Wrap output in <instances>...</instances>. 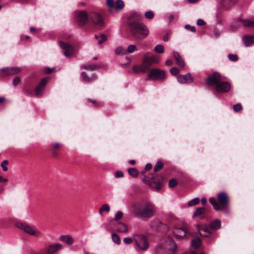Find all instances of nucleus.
Masks as SVG:
<instances>
[{
    "mask_svg": "<svg viewBox=\"0 0 254 254\" xmlns=\"http://www.w3.org/2000/svg\"><path fill=\"white\" fill-rule=\"evenodd\" d=\"M115 52L117 55H123L126 53L127 51L123 48L119 47L115 49Z\"/></svg>",
    "mask_w": 254,
    "mask_h": 254,
    "instance_id": "4c0bfd02",
    "label": "nucleus"
},
{
    "mask_svg": "<svg viewBox=\"0 0 254 254\" xmlns=\"http://www.w3.org/2000/svg\"><path fill=\"white\" fill-rule=\"evenodd\" d=\"M199 202V199L198 197H195L194 198L192 199L190 201L188 202V205L189 206H192L193 205H195L198 204Z\"/></svg>",
    "mask_w": 254,
    "mask_h": 254,
    "instance_id": "e433bc0d",
    "label": "nucleus"
},
{
    "mask_svg": "<svg viewBox=\"0 0 254 254\" xmlns=\"http://www.w3.org/2000/svg\"><path fill=\"white\" fill-rule=\"evenodd\" d=\"M178 81L181 84H190L193 81V78L190 73L179 75L177 76Z\"/></svg>",
    "mask_w": 254,
    "mask_h": 254,
    "instance_id": "dca6fc26",
    "label": "nucleus"
},
{
    "mask_svg": "<svg viewBox=\"0 0 254 254\" xmlns=\"http://www.w3.org/2000/svg\"><path fill=\"white\" fill-rule=\"evenodd\" d=\"M165 64L167 65H171L172 64V62L171 60H167L165 62Z\"/></svg>",
    "mask_w": 254,
    "mask_h": 254,
    "instance_id": "e2e57ef3",
    "label": "nucleus"
},
{
    "mask_svg": "<svg viewBox=\"0 0 254 254\" xmlns=\"http://www.w3.org/2000/svg\"><path fill=\"white\" fill-rule=\"evenodd\" d=\"M117 231L119 233H127L128 231L127 225L122 222H119L117 225Z\"/></svg>",
    "mask_w": 254,
    "mask_h": 254,
    "instance_id": "b1692460",
    "label": "nucleus"
},
{
    "mask_svg": "<svg viewBox=\"0 0 254 254\" xmlns=\"http://www.w3.org/2000/svg\"><path fill=\"white\" fill-rule=\"evenodd\" d=\"M201 240L199 238H197L195 239H193L191 241V247H192L194 249H196L199 247V246L201 245Z\"/></svg>",
    "mask_w": 254,
    "mask_h": 254,
    "instance_id": "2f4dec72",
    "label": "nucleus"
},
{
    "mask_svg": "<svg viewBox=\"0 0 254 254\" xmlns=\"http://www.w3.org/2000/svg\"><path fill=\"white\" fill-rule=\"evenodd\" d=\"M206 202H207V200H206V198L203 197L201 198V202L203 205H205L206 203Z\"/></svg>",
    "mask_w": 254,
    "mask_h": 254,
    "instance_id": "338daca9",
    "label": "nucleus"
},
{
    "mask_svg": "<svg viewBox=\"0 0 254 254\" xmlns=\"http://www.w3.org/2000/svg\"><path fill=\"white\" fill-rule=\"evenodd\" d=\"M163 167V164L161 161H158L154 168V172H157L159 170H160Z\"/></svg>",
    "mask_w": 254,
    "mask_h": 254,
    "instance_id": "a19ab883",
    "label": "nucleus"
},
{
    "mask_svg": "<svg viewBox=\"0 0 254 254\" xmlns=\"http://www.w3.org/2000/svg\"><path fill=\"white\" fill-rule=\"evenodd\" d=\"M20 82V78L16 77L13 79V84L14 86L17 85Z\"/></svg>",
    "mask_w": 254,
    "mask_h": 254,
    "instance_id": "4d7b16f0",
    "label": "nucleus"
},
{
    "mask_svg": "<svg viewBox=\"0 0 254 254\" xmlns=\"http://www.w3.org/2000/svg\"><path fill=\"white\" fill-rule=\"evenodd\" d=\"M59 45L64 52V55L66 57H69L73 53V47L69 44L59 42Z\"/></svg>",
    "mask_w": 254,
    "mask_h": 254,
    "instance_id": "2eb2a0df",
    "label": "nucleus"
},
{
    "mask_svg": "<svg viewBox=\"0 0 254 254\" xmlns=\"http://www.w3.org/2000/svg\"><path fill=\"white\" fill-rule=\"evenodd\" d=\"M123 241L125 244H130L131 243H132V242H133V238L132 239L131 238L127 237V238H125L124 239Z\"/></svg>",
    "mask_w": 254,
    "mask_h": 254,
    "instance_id": "5fc2aeb1",
    "label": "nucleus"
},
{
    "mask_svg": "<svg viewBox=\"0 0 254 254\" xmlns=\"http://www.w3.org/2000/svg\"><path fill=\"white\" fill-rule=\"evenodd\" d=\"M134 248L137 252L146 251L149 248V244L146 236L141 234L133 236Z\"/></svg>",
    "mask_w": 254,
    "mask_h": 254,
    "instance_id": "20e7f679",
    "label": "nucleus"
},
{
    "mask_svg": "<svg viewBox=\"0 0 254 254\" xmlns=\"http://www.w3.org/2000/svg\"><path fill=\"white\" fill-rule=\"evenodd\" d=\"M197 24L199 26H203L205 24V22L203 19H198L197 21Z\"/></svg>",
    "mask_w": 254,
    "mask_h": 254,
    "instance_id": "6e6d98bb",
    "label": "nucleus"
},
{
    "mask_svg": "<svg viewBox=\"0 0 254 254\" xmlns=\"http://www.w3.org/2000/svg\"><path fill=\"white\" fill-rule=\"evenodd\" d=\"M112 239L113 241L117 244H120L121 243V240L119 236L116 233H113L112 234Z\"/></svg>",
    "mask_w": 254,
    "mask_h": 254,
    "instance_id": "58836bf2",
    "label": "nucleus"
},
{
    "mask_svg": "<svg viewBox=\"0 0 254 254\" xmlns=\"http://www.w3.org/2000/svg\"><path fill=\"white\" fill-rule=\"evenodd\" d=\"M107 5L108 7L110 12H112L113 10H114L115 2L114 0H107Z\"/></svg>",
    "mask_w": 254,
    "mask_h": 254,
    "instance_id": "72a5a7b5",
    "label": "nucleus"
},
{
    "mask_svg": "<svg viewBox=\"0 0 254 254\" xmlns=\"http://www.w3.org/2000/svg\"><path fill=\"white\" fill-rule=\"evenodd\" d=\"M162 180H163V178L162 177H161L160 180H159V182L156 184V189L157 190H159L161 188Z\"/></svg>",
    "mask_w": 254,
    "mask_h": 254,
    "instance_id": "bf43d9fd",
    "label": "nucleus"
},
{
    "mask_svg": "<svg viewBox=\"0 0 254 254\" xmlns=\"http://www.w3.org/2000/svg\"><path fill=\"white\" fill-rule=\"evenodd\" d=\"M54 68H50L49 67H46L44 69V72L46 73H50Z\"/></svg>",
    "mask_w": 254,
    "mask_h": 254,
    "instance_id": "052dcab7",
    "label": "nucleus"
},
{
    "mask_svg": "<svg viewBox=\"0 0 254 254\" xmlns=\"http://www.w3.org/2000/svg\"><path fill=\"white\" fill-rule=\"evenodd\" d=\"M152 167V165L150 163H148L145 165V169L146 171L149 170Z\"/></svg>",
    "mask_w": 254,
    "mask_h": 254,
    "instance_id": "680f3d73",
    "label": "nucleus"
},
{
    "mask_svg": "<svg viewBox=\"0 0 254 254\" xmlns=\"http://www.w3.org/2000/svg\"><path fill=\"white\" fill-rule=\"evenodd\" d=\"M161 245L163 249L169 251L171 253H174L176 249V244L170 238L164 240Z\"/></svg>",
    "mask_w": 254,
    "mask_h": 254,
    "instance_id": "9d476101",
    "label": "nucleus"
},
{
    "mask_svg": "<svg viewBox=\"0 0 254 254\" xmlns=\"http://www.w3.org/2000/svg\"><path fill=\"white\" fill-rule=\"evenodd\" d=\"M198 231L200 236L208 237L211 235L210 228L206 224H198L197 225Z\"/></svg>",
    "mask_w": 254,
    "mask_h": 254,
    "instance_id": "f3484780",
    "label": "nucleus"
},
{
    "mask_svg": "<svg viewBox=\"0 0 254 254\" xmlns=\"http://www.w3.org/2000/svg\"><path fill=\"white\" fill-rule=\"evenodd\" d=\"M185 28L186 30H187L188 31H190L192 32H195V28L194 26H191L189 24H186L185 26Z\"/></svg>",
    "mask_w": 254,
    "mask_h": 254,
    "instance_id": "3c124183",
    "label": "nucleus"
},
{
    "mask_svg": "<svg viewBox=\"0 0 254 254\" xmlns=\"http://www.w3.org/2000/svg\"><path fill=\"white\" fill-rule=\"evenodd\" d=\"M21 69L17 67L3 68L0 70V75L2 76L12 75L19 73Z\"/></svg>",
    "mask_w": 254,
    "mask_h": 254,
    "instance_id": "ddd939ff",
    "label": "nucleus"
},
{
    "mask_svg": "<svg viewBox=\"0 0 254 254\" xmlns=\"http://www.w3.org/2000/svg\"><path fill=\"white\" fill-rule=\"evenodd\" d=\"M17 226L29 235L38 237L41 235L40 231L34 226L26 223H19L17 224Z\"/></svg>",
    "mask_w": 254,
    "mask_h": 254,
    "instance_id": "39448f33",
    "label": "nucleus"
},
{
    "mask_svg": "<svg viewBox=\"0 0 254 254\" xmlns=\"http://www.w3.org/2000/svg\"><path fill=\"white\" fill-rule=\"evenodd\" d=\"M60 240L69 245H72L73 243V238L69 235H61L60 237Z\"/></svg>",
    "mask_w": 254,
    "mask_h": 254,
    "instance_id": "5701e85b",
    "label": "nucleus"
},
{
    "mask_svg": "<svg viewBox=\"0 0 254 254\" xmlns=\"http://www.w3.org/2000/svg\"><path fill=\"white\" fill-rule=\"evenodd\" d=\"M145 17L147 19H152L154 17V13L152 11H147L144 14Z\"/></svg>",
    "mask_w": 254,
    "mask_h": 254,
    "instance_id": "de8ad7c7",
    "label": "nucleus"
},
{
    "mask_svg": "<svg viewBox=\"0 0 254 254\" xmlns=\"http://www.w3.org/2000/svg\"><path fill=\"white\" fill-rule=\"evenodd\" d=\"M124 7V2L122 0H117L115 3L114 9L119 10Z\"/></svg>",
    "mask_w": 254,
    "mask_h": 254,
    "instance_id": "7c9ffc66",
    "label": "nucleus"
},
{
    "mask_svg": "<svg viewBox=\"0 0 254 254\" xmlns=\"http://www.w3.org/2000/svg\"><path fill=\"white\" fill-rule=\"evenodd\" d=\"M62 248V245L59 243L53 244L50 245L47 248L42 250L41 253L43 254H53Z\"/></svg>",
    "mask_w": 254,
    "mask_h": 254,
    "instance_id": "4468645a",
    "label": "nucleus"
},
{
    "mask_svg": "<svg viewBox=\"0 0 254 254\" xmlns=\"http://www.w3.org/2000/svg\"><path fill=\"white\" fill-rule=\"evenodd\" d=\"M8 164V161L6 160H4L1 163V167L2 168V170L4 171H7V168L6 167V165Z\"/></svg>",
    "mask_w": 254,
    "mask_h": 254,
    "instance_id": "603ef678",
    "label": "nucleus"
},
{
    "mask_svg": "<svg viewBox=\"0 0 254 254\" xmlns=\"http://www.w3.org/2000/svg\"><path fill=\"white\" fill-rule=\"evenodd\" d=\"M7 181V179L3 178L0 175V182H6Z\"/></svg>",
    "mask_w": 254,
    "mask_h": 254,
    "instance_id": "0e129e2a",
    "label": "nucleus"
},
{
    "mask_svg": "<svg viewBox=\"0 0 254 254\" xmlns=\"http://www.w3.org/2000/svg\"><path fill=\"white\" fill-rule=\"evenodd\" d=\"M135 51H137L136 46L134 45H130L127 47V52L128 53H132Z\"/></svg>",
    "mask_w": 254,
    "mask_h": 254,
    "instance_id": "79ce46f5",
    "label": "nucleus"
},
{
    "mask_svg": "<svg viewBox=\"0 0 254 254\" xmlns=\"http://www.w3.org/2000/svg\"><path fill=\"white\" fill-rule=\"evenodd\" d=\"M170 73L173 75H176L179 73V70L177 67H173L170 69Z\"/></svg>",
    "mask_w": 254,
    "mask_h": 254,
    "instance_id": "8fccbe9b",
    "label": "nucleus"
},
{
    "mask_svg": "<svg viewBox=\"0 0 254 254\" xmlns=\"http://www.w3.org/2000/svg\"><path fill=\"white\" fill-rule=\"evenodd\" d=\"M110 210L109 205L108 204H104L102 207L100 208L99 214L100 215L102 214L103 211L109 212Z\"/></svg>",
    "mask_w": 254,
    "mask_h": 254,
    "instance_id": "c9c22d12",
    "label": "nucleus"
},
{
    "mask_svg": "<svg viewBox=\"0 0 254 254\" xmlns=\"http://www.w3.org/2000/svg\"><path fill=\"white\" fill-rule=\"evenodd\" d=\"M132 71L135 73H138L140 71V66L134 65L132 67Z\"/></svg>",
    "mask_w": 254,
    "mask_h": 254,
    "instance_id": "864d4df0",
    "label": "nucleus"
},
{
    "mask_svg": "<svg viewBox=\"0 0 254 254\" xmlns=\"http://www.w3.org/2000/svg\"><path fill=\"white\" fill-rule=\"evenodd\" d=\"M178 184L177 181L176 179L173 178L170 180L169 182V186L170 188H174Z\"/></svg>",
    "mask_w": 254,
    "mask_h": 254,
    "instance_id": "c03bdc74",
    "label": "nucleus"
},
{
    "mask_svg": "<svg viewBox=\"0 0 254 254\" xmlns=\"http://www.w3.org/2000/svg\"><path fill=\"white\" fill-rule=\"evenodd\" d=\"M231 88V84L228 81H222L220 82L215 87V90L217 92L226 93L228 92Z\"/></svg>",
    "mask_w": 254,
    "mask_h": 254,
    "instance_id": "f8f14e48",
    "label": "nucleus"
},
{
    "mask_svg": "<svg viewBox=\"0 0 254 254\" xmlns=\"http://www.w3.org/2000/svg\"><path fill=\"white\" fill-rule=\"evenodd\" d=\"M75 17L78 25L82 26L86 24L89 16L85 11H78L75 13Z\"/></svg>",
    "mask_w": 254,
    "mask_h": 254,
    "instance_id": "6e6552de",
    "label": "nucleus"
},
{
    "mask_svg": "<svg viewBox=\"0 0 254 254\" xmlns=\"http://www.w3.org/2000/svg\"><path fill=\"white\" fill-rule=\"evenodd\" d=\"M47 83V79L43 78L35 89V93L36 95H39L44 89Z\"/></svg>",
    "mask_w": 254,
    "mask_h": 254,
    "instance_id": "6ab92c4d",
    "label": "nucleus"
},
{
    "mask_svg": "<svg viewBox=\"0 0 254 254\" xmlns=\"http://www.w3.org/2000/svg\"><path fill=\"white\" fill-rule=\"evenodd\" d=\"M243 41L245 46L248 47L254 43V36L245 35L243 37Z\"/></svg>",
    "mask_w": 254,
    "mask_h": 254,
    "instance_id": "4be33fe9",
    "label": "nucleus"
},
{
    "mask_svg": "<svg viewBox=\"0 0 254 254\" xmlns=\"http://www.w3.org/2000/svg\"><path fill=\"white\" fill-rule=\"evenodd\" d=\"M127 171L129 175L132 177H136L138 175L137 170L134 168H129Z\"/></svg>",
    "mask_w": 254,
    "mask_h": 254,
    "instance_id": "f704fd0d",
    "label": "nucleus"
},
{
    "mask_svg": "<svg viewBox=\"0 0 254 254\" xmlns=\"http://www.w3.org/2000/svg\"><path fill=\"white\" fill-rule=\"evenodd\" d=\"M61 148V144L58 142L54 143L52 145L51 151L54 157L58 156V150Z\"/></svg>",
    "mask_w": 254,
    "mask_h": 254,
    "instance_id": "393cba45",
    "label": "nucleus"
},
{
    "mask_svg": "<svg viewBox=\"0 0 254 254\" xmlns=\"http://www.w3.org/2000/svg\"><path fill=\"white\" fill-rule=\"evenodd\" d=\"M134 212L137 217L149 218L152 217L156 211L155 206L150 202L143 203L140 207L138 205H133Z\"/></svg>",
    "mask_w": 254,
    "mask_h": 254,
    "instance_id": "7ed1b4c3",
    "label": "nucleus"
},
{
    "mask_svg": "<svg viewBox=\"0 0 254 254\" xmlns=\"http://www.w3.org/2000/svg\"><path fill=\"white\" fill-rule=\"evenodd\" d=\"M173 56L176 60L177 65L180 67H183L185 65V63L179 54L177 52H174Z\"/></svg>",
    "mask_w": 254,
    "mask_h": 254,
    "instance_id": "412c9836",
    "label": "nucleus"
},
{
    "mask_svg": "<svg viewBox=\"0 0 254 254\" xmlns=\"http://www.w3.org/2000/svg\"><path fill=\"white\" fill-rule=\"evenodd\" d=\"M169 39V36L167 34L165 35L163 37V40L164 41H167Z\"/></svg>",
    "mask_w": 254,
    "mask_h": 254,
    "instance_id": "774afa93",
    "label": "nucleus"
},
{
    "mask_svg": "<svg viewBox=\"0 0 254 254\" xmlns=\"http://www.w3.org/2000/svg\"><path fill=\"white\" fill-rule=\"evenodd\" d=\"M233 110L235 112H238L242 109V106L240 104H236L233 106Z\"/></svg>",
    "mask_w": 254,
    "mask_h": 254,
    "instance_id": "09e8293b",
    "label": "nucleus"
},
{
    "mask_svg": "<svg viewBox=\"0 0 254 254\" xmlns=\"http://www.w3.org/2000/svg\"><path fill=\"white\" fill-rule=\"evenodd\" d=\"M123 216V213L121 211H118L115 214L114 220L118 221L122 218Z\"/></svg>",
    "mask_w": 254,
    "mask_h": 254,
    "instance_id": "a18cd8bd",
    "label": "nucleus"
},
{
    "mask_svg": "<svg viewBox=\"0 0 254 254\" xmlns=\"http://www.w3.org/2000/svg\"><path fill=\"white\" fill-rule=\"evenodd\" d=\"M205 208L204 207H198L194 211L193 216H199L200 218H202V215L204 213Z\"/></svg>",
    "mask_w": 254,
    "mask_h": 254,
    "instance_id": "c85d7f7f",
    "label": "nucleus"
},
{
    "mask_svg": "<svg viewBox=\"0 0 254 254\" xmlns=\"http://www.w3.org/2000/svg\"><path fill=\"white\" fill-rule=\"evenodd\" d=\"M224 79V78L219 72H215L212 75L205 79V81L207 85H215V87L220 81Z\"/></svg>",
    "mask_w": 254,
    "mask_h": 254,
    "instance_id": "0eeeda50",
    "label": "nucleus"
},
{
    "mask_svg": "<svg viewBox=\"0 0 254 254\" xmlns=\"http://www.w3.org/2000/svg\"><path fill=\"white\" fill-rule=\"evenodd\" d=\"M81 75L84 81L87 82H91L94 81L96 79V76L95 75H92L91 76L89 77L87 75V73L83 71L81 73Z\"/></svg>",
    "mask_w": 254,
    "mask_h": 254,
    "instance_id": "bb28decb",
    "label": "nucleus"
},
{
    "mask_svg": "<svg viewBox=\"0 0 254 254\" xmlns=\"http://www.w3.org/2000/svg\"><path fill=\"white\" fill-rule=\"evenodd\" d=\"M82 67L86 69H89L91 70H93L98 68V66L97 65H83Z\"/></svg>",
    "mask_w": 254,
    "mask_h": 254,
    "instance_id": "37998d69",
    "label": "nucleus"
},
{
    "mask_svg": "<svg viewBox=\"0 0 254 254\" xmlns=\"http://www.w3.org/2000/svg\"><path fill=\"white\" fill-rule=\"evenodd\" d=\"M217 196L220 204L214 197H210L209 199L214 209L217 211L222 210L225 213L228 212L229 198L228 194L224 192H220Z\"/></svg>",
    "mask_w": 254,
    "mask_h": 254,
    "instance_id": "f03ea898",
    "label": "nucleus"
},
{
    "mask_svg": "<svg viewBox=\"0 0 254 254\" xmlns=\"http://www.w3.org/2000/svg\"><path fill=\"white\" fill-rule=\"evenodd\" d=\"M95 38L98 40L99 44H101L107 40V36L104 34H101L99 36L95 35Z\"/></svg>",
    "mask_w": 254,
    "mask_h": 254,
    "instance_id": "473e14b6",
    "label": "nucleus"
},
{
    "mask_svg": "<svg viewBox=\"0 0 254 254\" xmlns=\"http://www.w3.org/2000/svg\"><path fill=\"white\" fill-rule=\"evenodd\" d=\"M228 57L229 59L232 62H236L238 60V57L237 55L230 54L228 55Z\"/></svg>",
    "mask_w": 254,
    "mask_h": 254,
    "instance_id": "49530a36",
    "label": "nucleus"
},
{
    "mask_svg": "<svg viewBox=\"0 0 254 254\" xmlns=\"http://www.w3.org/2000/svg\"><path fill=\"white\" fill-rule=\"evenodd\" d=\"M210 228L212 230H217L221 227V222L219 220L216 219L213 221L210 225Z\"/></svg>",
    "mask_w": 254,
    "mask_h": 254,
    "instance_id": "c756f323",
    "label": "nucleus"
},
{
    "mask_svg": "<svg viewBox=\"0 0 254 254\" xmlns=\"http://www.w3.org/2000/svg\"><path fill=\"white\" fill-rule=\"evenodd\" d=\"M154 51L157 53H163L164 52V48L162 45H157L154 48Z\"/></svg>",
    "mask_w": 254,
    "mask_h": 254,
    "instance_id": "ea45409f",
    "label": "nucleus"
},
{
    "mask_svg": "<svg viewBox=\"0 0 254 254\" xmlns=\"http://www.w3.org/2000/svg\"><path fill=\"white\" fill-rule=\"evenodd\" d=\"M160 57L157 55H153L151 54L150 57H147V61L151 65L153 64H157L159 61Z\"/></svg>",
    "mask_w": 254,
    "mask_h": 254,
    "instance_id": "cd10ccee",
    "label": "nucleus"
},
{
    "mask_svg": "<svg viewBox=\"0 0 254 254\" xmlns=\"http://www.w3.org/2000/svg\"><path fill=\"white\" fill-rule=\"evenodd\" d=\"M165 71L158 68H152L148 74L150 79L164 80L165 78Z\"/></svg>",
    "mask_w": 254,
    "mask_h": 254,
    "instance_id": "423d86ee",
    "label": "nucleus"
},
{
    "mask_svg": "<svg viewBox=\"0 0 254 254\" xmlns=\"http://www.w3.org/2000/svg\"><path fill=\"white\" fill-rule=\"evenodd\" d=\"M239 21H241L243 26L246 27H254V21L251 19H240Z\"/></svg>",
    "mask_w": 254,
    "mask_h": 254,
    "instance_id": "a878e982",
    "label": "nucleus"
},
{
    "mask_svg": "<svg viewBox=\"0 0 254 254\" xmlns=\"http://www.w3.org/2000/svg\"><path fill=\"white\" fill-rule=\"evenodd\" d=\"M89 16L93 24L97 27L100 28L104 26V22L99 14L92 12L89 14Z\"/></svg>",
    "mask_w": 254,
    "mask_h": 254,
    "instance_id": "1a4fd4ad",
    "label": "nucleus"
},
{
    "mask_svg": "<svg viewBox=\"0 0 254 254\" xmlns=\"http://www.w3.org/2000/svg\"><path fill=\"white\" fill-rule=\"evenodd\" d=\"M147 54H146L143 58L142 62L140 65V71L142 73L146 72L151 65L147 61Z\"/></svg>",
    "mask_w": 254,
    "mask_h": 254,
    "instance_id": "a211bd4d",
    "label": "nucleus"
},
{
    "mask_svg": "<svg viewBox=\"0 0 254 254\" xmlns=\"http://www.w3.org/2000/svg\"><path fill=\"white\" fill-rule=\"evenodd\" d=\"M128 26L132 35L136 39H143L148 35V28L141 22L130 21L128 23Z\"/></svg>",
    "mask_w": 254,
    "mask_h": 254,
    "instance_id": "f257e3e1",
    "label": "nucleus"
},
{
    "mask_svg": "<svg viewBox=\"0 0 254 254\" xmlns=\"http://www.w3.org/2000/svg\"><path fill=\"white\" fill-rule=\"evenodd\" d=\"M238 0H221V5L225 9H229L233 6Z\"/></svg>",
    "mask_w": 254,
    "mask_h": 254,
    "instance_id": "aec40b11",
    "label": "nucleus"
},
{
    "mask_svg": "<svg viewBox=\"0 0 254 254\" xmlns=\"http://www.w3.org/2000/svg\"><path fill=\"white\" fill-rule=\"evenodd\" d=\"M123 175V173L122 171H118L116 172L115 176L116 178L122 177Z\"/></svg>",
    "mask_w": 254,
    "mask_h": 254,
    "instance_id": "13d9d810",
    "label": "nucleus"
},
{
    "mask_svg": "<svg viewBox=\"0 0 254 254\" xmlns=\"http://www.w3.org/2000/svg\"><path fill=\"white\" fill-rule=\"evenodd\" d=\"M173 235L178 240H181L186 236L188 230L185 227H174L172 230Z\"/></svg>",
    "mask_w": 254,
    "mask_h": 254,
    "instance_id": "9b49d317",
    "label": "nucleus"
},
{
    "mask_svg": "<svg viewBox=\"0 0 254 254\" xmlns=\"http://www.w3.org/2000/svg\"><path fill=\"white\" fill-rule=\"evenodd\" d=\"M214 35L215 36V37L217 38L219 36L220 34H219V32H218V31H217V30H215L214 31Z\"/></svg>",
    "mask_w": 254,
    "mask_h": 254,
    "instance_id": "69168bd1",
    "label": "nucleus"
}]
</instances>
